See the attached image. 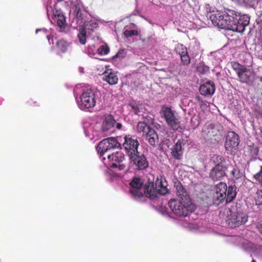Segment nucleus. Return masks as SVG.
I'll return each instance as SVG.
<instances>
[{
  "label": "nucleus",
  "instance_id": "4be33fe9",
  "mask_svg": "<svg viewBox=\"0 0 262 262\" xmlns=\"http://www.w3.org/2000/svg\"><path fill=\"white\" fill-rule=\"evenodd\" d=\"M140 189H130L129 192L134 199L139 201L145 202L146 200L144 193H143Z\"/></svg>",
  "mask_w": 262,
  "mask_h": 262
},
{
  "label": "nucleus",
  "instance_id": "09e8293b",
  "mask_svg": "<svg viewBox=\"0 0 262 262\" xmlns=\"http://www.w3.org/2000/svg\"><path fill=\"white\" fill-rule=\"evenodd\" d=\"M257 228L259 232L262 235V224L258 225Z\"/></svg>",
  "mask_w": 262,
  "mask_h": 262
},
{
  "label": "nucleus",
  "instance_id": "79ce46f5",
  "mask_svg": "<svg viewBox=\"0 0 262 262\" xmlns=\"http://www.w3.org/2000/svg\"><path fill=\"white\" fill-rule=\"evenodd\" d=\"M197 70L201 74H204L208 71L209 68L208 67L204 65H200L199 67H198Z\"/></svg>",
  "mask_w": 262,
  "mask_h": 262
},
{
  "label": "nucleus",
  "instance_id": "603ef678",
  "mask_svg": "<svg viewBox=\"0 0 262 262\" xmlns=\"http://www.w3.org/2000/svg\"><path fill=\"white\" fill-rule=\"evenodd\" d=\"M260 81L261 82H262V77H260Z\"/></svg>",
  "mask_w": 262,
  "mask_h": 262
},
{
  "label": "nucleus",
  "instance_id": "aec40b11",
  "mask_svg": "<svg viewBox=\"0 0 262 262\" xmlns=\"http://www.w3.org/2000/svg\"><path fill=\"white\" fill-rule=\"evenodd\" d=\"M82 28H84L85 31L89 34L94 32L98 27V24L93 20L84 22L83 24L81 26Z\"/></svg>",
  "mask_w": 262,
  "mask_h": 262
},
{
  "label": "nucleus",
  "instance_id": "9b49d317",
  "mask_svg": "<svg viewBox=\"0 0 262 262\" xmlns=\"http://www.w3.org/2000/svg\"><path fill=\"white\" fill-rule=\"evenodd\" d=\"M144 193L145 196L151 200H156L160 193L152 182L146 183L144 186Z\"/></svg>",
  "mask_w": 262,
  "mask_h": 262
},
{
  "label": "nucleus",
  "instance_id": "0eeeda50",
  "mask_svg": "<svg viewBox=\"0 0 262 262\" xmlns=\"http://www.w3.org/2000/svg\"><path fill=\"white\" fill-rule=\"evenodd\" d=\"M123 146L128 157L139 152L138 148L139 146V143L135 136L130 135H126L124 137V142Z\"/></svg>",
  "mask_w": 262,
  "mask_h": 262
},
{
  "label": "nucleus",
  "instance_id": "6e6552de",
  "mask_svg": "<svg viewBox=\"0 0 262 262\" xmlns=\"http://www.w3.org/2000/svg\"><path fill=\"white\" fill-rule=\"evenodd\" d=\"M248 220V216L242 212H231L226 220L229 226L232 228H236L244 224Z\"/></svg>",
  "mask_w": 262,
  "mask_h": 262
},
{
  "label": "nucleus",
  "instance_id": "423d86ee",
  "mask_svg": "<svg viewBox=\"0 0 262 262\" xmlns=\"http://www.w3.org/2000/svg\"><path fill=\"white\" fill-rule=\"evenodd\" d=\"M129 159L130 164L135 170H145L149 166V162L146 156L140 152L129 157Z\"/></svg>",
  "mask_w": 262,
  "mask_h": 262
},
{
  "label": "nucleus",
  "instance_id": "f03ea898",
  "mask_svg": "<svg viewBox=\"0 0 262 262\" xmlns=\"http://www.w3.org/2000/svg\"><path fill=\"white\" fill-rule=\"evenodd\" d=\"M168 205L173 213L178 217L187 216L195 209V205L190 200L188 199H170L168 202Z\"/></svg>",
  "mask_w": 262,
  "mask_h": 262
},
{
  "label": "nucleus",
  "instance_id": "20e7f679",
  "mask_svg": "<svg viewBox=\"0 0 262 262\" xmlns=\"http://www.w3.org/2000/svg\"><path fill=\"white\" fill-rule=\"evenodd\" d=\"M120 146V144L116 138L110 137L101 141L97 145L96 149L100 156L102 157L105 154Z\"/></svg>",
  "mask_w": 262,
  "mask_h": 262
},
{
  "label": "nucleus",
  "instance_id": "c756f323",
  "mask_svg": "<svg viewBox=\"0 0 262 262\" xmlns=\"http://www.w3.org/2000/svg\"><path fill=\"white\" fill-rule=\"evenodd\" d=\"M174 51L176 53L179 54L180 56L184 54H186L188 52L187 48L181 43H178L176 46Z\"/></svg>",
  "mask_w": 262,
  "mask_h": 262
},
{
  "label": "nucleus",
  "instance_id": "de8ad7c7",
  "mask_svg": "<svg viewBox=\"0 0 262 262\" xmlns=\"http://www.w3.org/2000/svg\"><path fill=\"white\" fill-rule=\"evenodd\" d=\"M195 98L201 106L206 104L205 102L204 101L200 96H197Z\"/></svg>",
  "mask_w": 262,
  "mask_h": 262
},
{
  "label": "nucleus",
  "instance_id": "6ab92c4d",
  "mask_svg": "<svg viewBox=\"0 0 262 262\" xmlns=\"http://www.w3.org/2000/svg\"><path fill=\"white\" fill-rule=\"evenodd\" d=\"M103 75V80L107 82L110 85H114L117 83L118 78L115 73L112 72L110 73L104 72Z\"/></svg>",
  "mask_w": 262,
  "mask_h": 262
},
{
  "label": "nucleus",
  "instance_id": "cd10ccee",
  "mask_svg": "<svg viewBox=\"0 0 262 262\" xmlns=\"http://www.w3.org/2000/svg\"><path fill=\"white\" fill-rule=\"evenodd\" d=\"M156 185L159 186L160 188L158 189L160 194L165 195L168 192V189L166 186L164 185V183L161 180H157L156 181Z\"/></svg>",
  "mask_w": 262,
  "mask_h": 262
},
{
  "label": "nucleus",
  "instance_id": "473e14b6",
  "mask_svg": "<svg viewBox=\"0 0 262 262\" xmlns=\"http://www.w3.org/2000/svg\"><path fill=\"white\" fill-rule=\"evenodd\" d=\"M109 47L106 45L101 46L97 50V53L100 55H104L108 53Z\"/></svg>",
  "mask_w": 262,
  "mask_h": 262
},
{
  "label": "nucleus",
  "instance_id": "72a5a7b5",
  "mask_svg": "<svg viewBox=\"0 0 262 262\" xmlns=\"http://www.w3.org/2000/svg\"><path fill=\"white\" fill-rule=\"evenodd\" d=\"M232 68L236 72L237 74L241 71H243V68L245 67V66L242 65L239 63L232 61L231 62Z\"/></svg>",
  "mask_w": 262,
  "mask_h": 262
},
{
  "label": "nucleus",
  "instance_id": "f8f14e48",
  "mask_svg": "<svg viewBox=\"0 0 262 262\" xmlns=\"http://www.w3.org/2000/svg\"><path fill=\"white\" fill-rule=\"evenodd\" d=\"M107 159L110 162V166L112 168H115L118 167L120 169V167L122 165H117V163L122 162L124 159V155L121 151H116L113 152L111 154H108L107 156Z\"/></svg>",
  "mask_w": 262,
  "mask_h": 262
},
{
  "label": "nucleus",
  "instance_id": "b1692460",
  "mask_svg": "<svg viewBox=\"0 0 262 262\" xmlns=\"http://www.w3.org/2000/svg\"><path fill=\"white\" fill-rule=\"evenodd\" d=\"M151 127L144 121L139 122L137 125V131L138 133H142L144 136L147 130H149Z\"/></svg>",
  "mask_w": 262,
  "mask_h": 262
},
{
  "label": "nucleus",
  "instance_id": "bb28decb",
  "mask_svg": "<svg viewBox=\"0 0 262 262\" xmlns=\"http://www.w3.org/2000/svg\"><path fill=\"white\" fill-rule=\"evenodd\" d=\"M249 70L246 67L243 68V71H241L237 74L240 81L243 83H246L249 80V76L246 73Z\"/></svg>",
  "mask_w": 262,
  "mask_h": 262
},
{
  "label": "nucleus",
  "instance_id": "c85d7f7f",
  "mask_svg": "<svg viewBox=\"0 0 262 262\" xmlns=\"http://www.w3.org/2000/svg\"><path fill=\"white\" fill-rule=\"evenodd\" d=\"M74 14L77 19V23L79 24L82 23L83 20V14L82 13L80 7L76 6L74 10Z\"/></svg>",
  "mask_w": 262,
  "mask_h": 262
},
{
  "label": "nucleus",
  "instance_id": "39448f33",
  "mask_svg": "<svg viewBox=\"0 0 262 262\" xmlns=\"http://www.w3.org/2000/svg\"><path fill=\"white\" fill-rule=\"evenodd\" d=\"M79 107L82 110H89L93 108L96 104L95 92L91 89L84 91L80 96Z\"/></svg>",
  "mask_w": 262,
  "mask_h": 262
},
{
  "label": "nucleus",
  "instance_id": "f3484780",
  "mask_svg": "<svg viewBox=\"0 0 262 262\" xmlns=\"http://www.w3.org/2000/svg\"><path fill=\"white\" fill-rule=\"evenodd\" d=\"M115 124V120L112 115H109L105 118L102 123L101 130L103 133H105L113 128Z\"/></svg>",
  "mask_w": 262,
  "mask_h": 262
},
{
  "label": "nucleus",
  "instance_id": "a878e982",
  "mask_svg": "<svg viewBox=\"0 0 262 262\" xmlns=\"http://www.w3.org/2000/svg\"><path fill=\"white\" fill-rule=\"evenodd\" d=\"M81 26L79 27V33L77 35L79 42L82 45H85L86 41V32Z\"/></svg>",
  "mask_w": 262,
  "mask_h": 262
},
{
  "label": "nucleus",
  "instance_id": "3c124183",
  "mask_svg": "<svg viewBox=\"0 0 262 262\" xmlns=\"http://www.w3.org/2000/svg\"><path fill=\"white\" fill-rule=\"evenodd\" d=\"M251 262H256V261L254 259H253Z\"/></svg>",
  "mask_w": 262,
  "mask_h": 262
},
{
  "label": "nucleus",
  "instance_id": "a19ab883",
  "mask_svg": "<svg viewBox=\"0 0 262 262\" xmlns=\"http://www.w3.org/2000/svg\"><path fill=\"white\" fill-rule=\"evenodd\" d=\"M254 179L260 183H262V165L260 166L259 171L253 176Z\"/></svg>",
  "mask_w": 262,
  "mask_h": 262
},
{
  "label": "nucleus",
  "instance_id": "a18cd8bd",
  "mask_svg": "<svg viewBox=\"0 0 262 262\" xmlns=\"http://www.w3.org/2000/svg\"><path fill=\"white\" fill-rule=\"evenodd\" d=\"M258 149L257 147H253L251 149V154H252V156H257L258 153Z\"/></svg>",
  "mask_w": 262,
  "mask_h": 262
},
{
  "label": "nucleus",
  "instance_id": "ddd939ff",
  "mask_svg": "<svg viewBox=\"0 0 262 262\" xmlns=\"http://www.w3.org/2000/svg\"><path fill=\"white\" fill-rule=\"evenodd\" d=\"M215 90L213 82L209 81L201 85L199 91L201 95L204 96H211L214 93Z\"/></svg>",
  "mask_w": 262,
  "mask_h": 262
},
{
  "label": "nucleus",
  "instance_id": "a211bd4d",
  "mask_svg": "<svg viewBox=\"0 0 262 262\" xmlns=\"http://www.w3.org/2000/svg\"><path fill=\"white\" fill-rule=\"evenodd\" d=\"M174 187H176V194L180 198V200H190L187 192L181 183H175Z\"/></svg>",
  "mask_w": 262,
  "mask_h": 262
},
{
  "label": "nucleus",
  "instance_id": "f257e3e1",
  "mask_svg": "<svg viewBox=\"0 0 262 262\" xmlns=\"http://www.w3.org/2000/svg\"><path fill=\"white\" fill-rule=\"evenodd\" d=\"M209 17L214 26L239 33L245 31L250 22L248 15H241L230 9H227L224 13L217 11L210 13Z\"/></svg>",
  "mask_w": 262,
  "mask_h": 262
},
{
  "label": "nucleus",
  "instance_id": "5701e85b",
  "mask_svg": "<svg viewBox=\"0 0 262 262\" xmlns=\"http://www.w3.org/2000/svg\"><path fill=\"white\" fill-rule=\"evenodd\" d=\"M130 189H141L143 186V183L141 178L134 177L129 183Z\"/></svg>",
  "mask_w": 262,
  "mask_h": 262
},
{
  "label": "nucleus",
  "instance_id": "f704fd0d",
  "mask_svg": "<svg viewBox=\"0 0 262 262\" xmlns=\"http://www.w3.org/2000/svg\"><path fill=\"white\" fill-rule=\"evenodd\" d=\"M181 64L184 66H188L190 63V58L188 55V52L186 54H184L180 56Z\"/></svg>",
  "mask_w": 262,
  "mask_h": 262
},
{
  "label": "nucleus",
  "instance_id": "1a4fd4ad",
  "mask_svg": "<svg viewBox=\"0 0 262 262\" xmlns=\"http://www.w3.org/2000/svg\"><path fill=\"white\" fill-rule=\"evenodd\" d=\"M225 147L227 150L236 149L239 144L238 135L234 132H229L226 138Z\"/></svg>",
  "mask_w": 262,
  "mask_h": 262
},
{
  "label": "nucleus",
  "instance_id": "c03bdc74",
  "mask_svg": "<svg viewBox=\"0 0 262 262\" xmlns=\"http://www.w3.org/2000/svg\"><path fill=\"white\" fill-rule=\"evenodd\" d=\"M55 5L54 6V9L53 10V13L54 17H56V15H60L61 14H63L62 11L60 10H58L55 8Z\"/></svg>",
  "mask_w": 262,
  "mask_h": 262
},
{
  "label": "nucleus",
  "instance_id": "dca6fc26",
  "mask_svg": "<svg viewBox=\"0 0 262 262\" xmlns=\"http://www.w3.org/2000/svg\"><path fill=\"white\" fill-rule=\"evenodd\" d=\"M171 155L172 157L177 160H181L183 156L182 148V143L180 140H178L175 145L171 148Z\"/></svg>",
  "mask_w": 262,
  "mask_h": 262
},
{
  "label": "nucleus",
  "instance_id": "7ed1b4c3",
  "mask_svg": "<svg viewBox=\"0 0 262 262\" xmlns=\"http://www.w3.org/2000/svg\"><path fill=\"white\" fill-rule=\"evenodd\" d=\"M161 116L163 118L167 125L173 130L181 132L180 117L175 115L174 112L170 107L163 106L160 112Z\"/></svg>",
  "mask_w": 262,
  "mask_h": 262
},
{
  "label": "nucleus",
  "instance_id": "9d476101",
  "mask_svg": "<svg viewBox=\"0 0 262 262\" xmlns=\"http://www.w3.org/2000/svg\"><path fill=\"white\" fill-rule=\"evenodd\" d=\"M227 186L226 183L220 182L215 187L214 199L215 203L219 205L225 200Z\"/></svg>",
  "mask_w": 262,
  "mask_h": 262
},
{
  "label": "nucleus",
  "instance_id": "4468645a",
  "mask_svg": "<svg viewBox=\"0 0 262 262\" xmlns=\"http://www.w3.org/2000/svg\"><path fill=\"white\" fill-rule=\"evenodd\" d=\"M144 136L145 137L146 140L151 146H154L158 144L159 141L158 135L153 128L151 127L149 130L146 132Z\"/></svg>",
  "mask_w": 262,
  "mask_h": 262
},
{
  "label": "nucleus",
  "instance_id": "2f4dec72",
  "mask_svg": "<svg viewBox=\"0 0 262 262\" xmlns=\"http://www.w3.org/2000/svg\"><path fill=\"white\" fill-rule=\"evenodd\" d=\"M53 19L57 22L58 26L60 27L64 26L66 24V17L63 14L60 15L57 14L56 17H54Z\"/></svg>",
  "mask_w": 262,
  "mask_h": 262
},
{
  "label": "nucleus",
  "instance_id": "37998d69",
  "mask_svg": "<svg viewBox=\"0 0 262 262\" xmlns=\"http://www.w3.org/2000/svg\"><path fill=\"white\" fill-rule=\"evenodd\" d=\"M238 173H239V170L237 168H234L232 169L231 171V177L232 178V179H234V178H235V179H237L238 176Z\"/></svg>",
  "mask_w": 262,
  "mask_h": 262
},
{
  "label": "nucleus",
  "instance_id": "2eb2a0df",
  "mask_svg": "<svg viewBox=\"0 0 262 262\" xmlns=\"http://www.w3.org/2000/svg\"><path fill=\"white\" fill-rule=\"evenodd\" d=\"M226 171L217 167H213L210 172V177L213 181H221L226 176Z\"/></svg>",
  "mask_w": 262,
  "mask_h": 262
},
{
  "label": "nucleus",
  "instance_id": "8fccbe9b",
  "mask_svg": "<svg viewBox=\"0 0 262 262\" xmlns=\"http://www.w3.org/2000/svg\"><path fill=\"white\" fill-rule=\"evenodd\" d=\"M122 125L120 123H118L117 124V127L118 128H120L121 127Z\"/></svg>",
  "mask_w": 262,
  "mask_h": 262
},
{
  "label": "nucleus",
  "instance_id": "58836bf2",
  "mask_svg": "<svg viewBox=\"0 0 262 262\" xmlns=\"http://www.w3.org/2000/svg\"><path fill=\"white\" fill-rule=\"evenodd\" d=\"M129 106L132 108V109L133 110L135 114L138 116L142 115L141 114V111L140 110V108L137 104L134 103H130L129 104Z\"/></svg>",
  "mask_w": 262,
  "mask_h": 262
},
{
  "label": "nucleus",
  "instance_id": "e433bc0d",
  "mask_svg": "<svg viewBox=\"0 0 262 262\" xmlns=\"http://www.w3.org/2000/svg\"><path fill=\"white\" fill-rule=\"evenodd\" d=\"M224 157L220 155H214L211 158V161L214 164L215 166L219 165L220 161H223Z\"/></svg>",
  "mask_w": 262,
  "mask_h": 262
},
{
  "label": "nucleus",
  "instance_id": "c9c22d12",
  "mask_svg": "<svg viewBox=\"0 0 262 262\" xmlns=\"http://www.w3.org/2000/svg\"><path fill=\"white\" fill-rule=\"evenodd\" d=\"M222 160L223 161H220V163H219V165L214 166V167H217L220 169L227 170L230 165L227 163L224 158Z\"/></svg>",
  "mask_w": 262,
  "mask_h": 262
},
{
  "label": "nucleus",
  "instance_id": "49530a36",
  "mask_svg": "<svg viewBox=\"0 0 262 262\" xmlns=\"http://www.w3.org/2000/svg\"><path fill=\"white\" fill-rule=\"evenodd\" d=\"M123 52V50L122 51L119 50L118 52V53L112 57L113 59H115L118 57H123V56H121V55L122 54Z\"/></svg>",
  "mask_w": 262,
  "mask_h": 262
},
{
  "label": "nucleus",
  "instance_id": "4c0bfd02",
  "mask_svg": "<svg viewBox=\"0 0 262 262\" xmlns=\"http://www.w3.org/2000/svg\"><path fill=\"white\" fill-rule=\"evenodd\" d=\"M139 33L137 30H126L124 32V35L125 37L128 38L129 37L133 36H137L138 35Z\"/></svg>",
  "mask_w": 262,
  "mask_h": 262
},
{
  "label": "nucleus",
  "instance_id": "ea45409f",
  "mask_svg": "<svg viewBox=\"0 0 262 262\" xmlns=\"http://www.w3.org/2000/svg\"><path fill=\"white\" fill-rule=\"evenodd\" d=\"M256 205H262V190H258L255 200Z\"/></svg>",
  "mask_w": 262,
  "mask_h": 262
},
{
  "label": "nucleus",
  "instance_id": "393cba45",
  "mask_svg": "<svg viewBox=\"0 0 262 262\" xmlns=\"http://www.w3.org/2000/svg\"><path fill=\"white\" fill-rule=\"evenodd\" d=\"M56 46L59 51L62 53H66L69 47L68 43L63 39H59L56 43Z\"/></svg>",
  "mask_w": 262,
  "mask_h": 262
},
{
  "label": "nucleus",
  "instance_id": "412c9836",
  "mask_svg": "<svg viewBox=\"0 0 262 262\" xmlns=\"http://www.w3.org/2000/svg\"><path fill=\"white\" fill-rule=\"evenodd\" d=\"M236 187L235 186H230L227 188L225 200L226 203L231 202L236 195Z\"/></svg>",
  "mask_w": 262,
  "mask_h": 262
},
{
  "label": "nucleus",
  "instance_id": "7c9ffc66",
  "mask_svg": "<svg viewBox=\"0 0 262 262\" xmlns=\"http://www.w3.org/2000/svg\"><path fill=\"white\" fill-rule=\"evenodd\" d=\"M38 32L41 33L42 35L45 36L48 39L50 44L54 43L53 36H50V35H49L48 32L46 29H37L36 30V33H38Z\"/></svg>",
  "mask_w": 262,
  "mask_h": 262
}]
</instances>
